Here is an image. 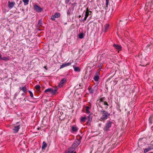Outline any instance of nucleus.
Listing matches in <instances>:
<instances>
[{
    "label": "nucleus",
    "instance_id": "nucleus-1",
    "mask_svg": "<svg viewBox=\"0 0 153 153\" xmlns=\"http://www.w3.org/2000/svg\"><path fill=\"white\" fill-rule=\"evenodd\" d=\"M81 142L80 140L77 139L74 142L71 146L69 148L67 152L68 153H74L75 149L79 145ZM74 153H76L75 152Z\"/></svg>",
    "mask_w": 153,
    "mask_h": 153
},
{
    "label": "nucleus",
    "instance_id": "nucleus-2",
    "mask_svg": "<svg viewBox=\"0 0 153 153\" xmlns=\"http://www.w3.org/2000/svg\"><path fill=\"white\" fill-rule=\"evenodd\" d=\"M101 114H102L101 117V119L103 120H105L109 117L110 114L108 113L106 111L103 109L101 111Z\"/></svg>",
    "mask_w": 153,
    "mask_h": 153
},
{
    "label": "nucleus",
    "instance_id": "nucleus-3",
    "mask_svg": "<svg viewBox=\"0 0 153 153\" xmlns=\"http://www.w3.org/2000/svg\"><path fill=\"white\" fill-rule=\"evenodd\" d=\"M112 123L111 121H108L104 128V131H108L109 128L111 127Z\"/></svg>",
    "mask_w": 153,
    "mask_h": 153
},
{
    "label": "nucleus",
    "instance_id": "nucleus-4",
    "mask_svg": "<svg viewBox=\"0 0 153 153\" xmlns=\"http://www.w3.org/2000/svg\"><path fill=\"white\" fill-rule=\"evenodd\" d=\"M33 9L34 10L39 13L43 11V9L42 8L36 4L34 5Z\"/></svg>",
    "mask_w": 153,
    "mask_h": 153
},
{
    "label": "nucleus",
    "instance_id": "nucleus-5",
    "mask_svg": "<svg viewBox=\"0 0 153 153\" xmlns=\"http://www.w3.org/2000/svg\"><path fill=\"white\" fill-rule=\"evenodd\" d=\"M67 80L66 78L62 79L59 84V87L60 88L62 87L65 84Z\"/></svg>",
    "mask_w": 153,
    "mask_h": 153
},
{
    "label": "nucleus",
    "instance_id": "nucleus-6",
    "mask_svg": "<svg viewBox=\"0 0 153 153\" xmlns=\"http://www.w3.org/2000/svg\"><path fill=\"white\" fill-rule=\"evenodd\" d=\"M8 7L10 9L12 8L16 4L14 2L10 1H8Z\"/></svg>",
    "mask_w": 153,
    "mask_h": 153
},
{
    "label": "nucleus",
    "instance_id": "nucleus-7",
    "mask_svg": "<svg viewBox=\"0 0 153 153\" xmlns=\"http://www.w3.org/2000/svg\"><path fill=\"white\" fill-rule=\"evenodd\" d=\"M20 128V126L19 125L15 126L14 128L13 129V132L16 133H17Z\"/></svg>",
    "mask_w": 153,
    "mask_h": 153
},
{
    "label": "nucleus",
    "instance_id": "nucleus-8",
    "mask_svg": "<svg viewBox=\"0 0 153 153\" xmlns=\"http://www.w3.org/2000/svg\"><path fill=\"white\" fill-rule=\"evenodd\" d=\"M71 62H68V63H65L64 64H62L60 66V68H62L64 67L68 66L70 65L71 64Z\"/></svg>",
    "mask_w": 153,
    "mask_h": 153
},
{
    "label": "nucleus",
    "instance_id": "nucleus-9",
    "mask_svg": "<svg viewBox=\"0 0 153 153\" xmlns=\"http://www.w3.org/2000/svg\"><path fill=\"white\" fill-rule=\"evenodd\" d=\"M113 46L119 51H120L121 50V47L120 45L114 44L113 45Z\"/></svg>",
    "mask_w": 153,
    "mask_h": 153
},
{
    "label": "nucleus",
    "instance_id": "nucleus-10",
    "mask_svg": "<svg viewBox=\"0 0 153 153\" xmlns=\"http://www.w3.org/2000/svg\"><path fill=\"white\" fill-rule=\"evenodd\" d=\"M20 89L22 90L25 93L27 92V89L25 86L23 87H20Z\"/></svg>",
    "mask_w": 153,
    "mask_h": 153
},
{
    "label": "nucleus",
    "instance_id": "nucleus-11",
    "mask_svg": "<svg viewBox=\"0 0 153 153\" xmlns=\"http://www.w3.org/2000/svg\"><path fill=\"white\" fill-rule=\"evenodd\" d=\"M78 128L76 126H73L72 127V130L73 132H76L78 131Z\"/></svg>",
    "mask_w": 153,
    "mask_h": 153
},
{
    "label": "nucleus",
    "instance_id": "nucleus-12",
    "mask_svg": "<svg viewBox=\"0 0 153 153\" xmlns=\"http://www.w3.org/2000/svg\"><path fill=\"white\" fill-rule=\"evenodd\" d=\"M47 144L44 141L42 143V149H45V148L47 146Z\"/></svg>",
    "mask_w": 153,
    "mask_h": 153
},
{
    "label": "nucleus",
    "instance_id": "nucleus-13",
    "mask_svg": "<svg viewBox=\"0 0 153 153\" xmlns=\"http://www.w3.org/2000/svg\"><path fill=\"white\" fill-rule=\"evenodd\" d=\"M73 67L75 71L76 72H79L80 71V69L79 68V67H75L74 66H73Z\"/></svg>",
    "mask_w": 153,
    "mask_h": 153
},
{
    "label": "nucleus",
    "instance_id": "nucleus-14",
    "mask_svg": "<svg viewBox=\"0 0 153 153\" xmlns=\"http://www.w3.org/2000/svg\"><path fill=\"white\" fill-rule=\"evenodd\" d=\"M149 122L151 124L153 123V115L150 116L149 118Z\"/></svg>",
    "mask_w": 153,
    "mask_h": 153
},
{
    "label": "nucleus",
    "instance_id": "nucleus-15",
    "mask_svg": "<svg viewBox=\"0 0 153 153\" xmlns=\"http://www.w3.org/2000/svg\"><path fill=\"white\" fill-rule=\"evenodd\" d=\"M109 27V25L108 24H106L104 26V28H105V32H106L107 31V30L108 29V28Z\"/></svg>",
    "mask_w": 153,
    "mask_h": 153
},
{
    "label": "nucleus",
    "instance_id": "nucleus-16",
    "mask_svg": "<svg viewBox=\"0 0 153 153\" xmlns=\"http://www.w3.org/2000/svg\"><path fill=\"white\" fill-rule=\"evenodd\" d=\"M152 149L150 146H149V147L147 148V149H144V153H146L147 152L149 151L150 150Z\"/></svg>",
    "mask_w": 153,
    "mask_h": 153
},
{
    "label": "nucleus",
    "instance_id": "nucleus-17",
    "mask_svg": "<svg viewBox=\"0 0 153 153\" xmlns=\"http://www.w3.org/2000/svg\"><path fill=\"white\" fill-rule=\"evenodd\" d=\"M54 15L56 18L60 17L61 16L60 14L59 13H56Z\"/></svg>",
    "mask_w": 153,
    "mask_h": 153
},
{
    "label": "nucleus",
    "instance_id": "nucleus-18",
    "mask_svg": "<svg viewBox=\"0 0 153 153\" xmlns=\"http://www.w3.org/2000/svg\"><path fill=\"white\" fill-rule=\"evenodd\" d=\"M99 79V76L98 75H96L94 76V79L95 81H98Z\"/></svg>",
    "mask_w": 153,
    "mask_h": 153
},
{
    "label": "nucleus",
    "instance_id": "nucleus-19",
    "mask_svg": "<svg viewBox=\"0 0 153 153\" xmlns=\"http://www.w3.org/2000/svg\"><path fill=\"white\" fill-rule=\"evenodd\" d=\"M89 91L91 94H93L94 92V91L93 88L91 87H90L88 88Z\"/></svg>",
    "mask_w": 153,
    "mask_h": 153
},
{
    "label": "nucleus",
    "instance_id": "nucleus-20",
    "mask_svg": "<svg viewBox=\"0 0 153 153\" xmlns=\"http://www.w3.org/2000/svg\"><path fill=\"white\" fill-rule=\"evenodd\" d=\"M9 58L8 57H3L1 58V60H3L5 61L8 60H9Z\"/></svg>",
    "mask_w": 153,
    "mask_h": 153
},
{
    "label": "nucleus",
    "instance_id": "nucleus-21",
    "mask_svg": "<svg viewBox=\"0 0 153 153\" xmlns=\"http://www.w3.org/2000/svg\"><path fill=\"white\" fill-rule=\"evenodd\" d=\"M22 1L25 5H26L28 4L29 0H22Z\"/></svg>",
    "mask_w": 153,
    "mask_h": 153
},
{
    "label": "nucleus",
    "instance_id": "nucleus-22",
    "mask_svg": "<svg viewBox=\"0 0 153 153\" xmlns=\"http://www.w3.org/2000/svg\"><path fill=\"white\" fill-rule=\"evenodd\" d=\"M105 98L104 97L100 98L99 99V102L100 103L101 102L103 103L104 102V100H105Z\"/></svg>",
    "mask_w": 153,
    "mask_h": 153
},
{
    "label": "nucleus",
    "instance_id": "nucleus-23",
    "mask_svg": "<svg viewBox=\"0 0 153 153\" xmlns=\"http://www.w3.org/2000/svg\"><path fill=\"white\" fill-rule=\"evenodd\" d=\"M84 37V34L83 33H80L79 35V37L80 39H82Z\"/></svg>",
    "mask_w": 153,
    "mask_h": 153
},
{
    "label": "nucleus",
    "instance_id": "nucleus-24",
    "mask_svg": "<svg viewBox=\"0 0 153 153\" xmlns=\"http://www.w3.org/2000/svg\"><path fill=\"white\" fill-rule=\"evenodd\" d=\"M86 112L87 113L89 114L90 113V111H89V109L90 108L88 106H86Z\"/></svg>",
    "mask_w": 153,
    "mask_h": 153
},
{
    "label": "nucleus",
    "instance_id": "nucleus-25",
    "mask_svg": "<svg viewBox=\"0 0 153 153\" xmlns=\"http://www.w3.org/2000/svg\"><path fill=\"white\" fill-rule=\"evenodd\" d=\"M51 88H49L46 89L45 91V92L47 93V92H50L51 93Z\"/></svg>",
    "mask_w": 153,
    "mask_h": 153
},
{
    "label": "nucleus",
    "instance_id": "nucleus-26",
    "mask_svg": "<svg viewBox=\"0 0 153 153\" xmlns=\"http://www.w3.org/2000/svg\"><path fill=\"white\" fill-rule=\"evenodd\" d=\"M35 88L37 90L39 91L40 89V86L39 85H36L35 86Z\"/></svg>",
    "mask_w": 153,
    "mask_h": 153
},
{
    "label": "nucleus",
    "instance_id": "nucleus-27",
    "mask_svg": "<svg viewBox=\"0 0 153 153\" xmlns=\"http://www.w3.org/2000/svg\"><path fill=\"white\" fill-rule=\"evenodd\" d=\"M103 104L107 106L105 107V108H107V106H108V103L107 102L105 101L103 103Z\"/></svg>",
    "mask_w": 153,
    "mask_h": 153
},
{
    "label": "nucleus",
    "instance_id": "nucleus-28",
    "mask_svg": "<svg viewBox=\"0 0 153 153\" xmlns=\"http://www.w3.org/2000/svg\"><path fill=\"white\" fill-rule=\"evenodd\" d=\"M86 117H82L81 119V121H82V122H85L86 121Z\"/></svg>",
    "mask_w": 153,
    "mask_h": 153
},
{
    "label": "nucleus",
    "instance_id": "nucleus-29",
    "mask_svg": "<svg viewBox=\"0 0 153 153\" xmlns=\"http://www.w3.org/2000/svg\"><path fill=\"white\" fill-rule=\"evenodd\" d=\"M28 92L29 93V94H30V97L32 98L33 97V94L32 92L30 91H29Z\"/></svg>",
    "mask_w": 153,
    "mask_h": 153
},
{
    "label": "nucleus",
    "instance_id": "nucleus-30",
    "mask_svg": "<svg viewBox=\"0 0 153 153\" xmlns=\"http://www.w3.org/2000/svg\"><path fill=\"white\" fill-rule=\"evenodd\" d=\"M56 18L55 16H54V15H53L51 16V19L52 20L54 21L55 20Z\"/></svg>",
    "mask_w": 153,
    "mask_h": 153
},
{
    "label": "nucleus",
    "instance_id": "nucleus-31",
    "mask_svg": "<svg viewBox=\"0 0 153 153\" xmlns=\"http://www.w3.org/2000/svg\"><path fill=\"white\" fill-rule=\"evenodd\" d=\"M87 18V17L85 16V17H84V19H83L81 20V22H84L86 20Z\"/></svg>",
    "mask_w": 153,
    "mask_h": 153
},
{
    "label": "nucleus",
    "instance_id": "nucleus-32",
    "mask_svg": "<svg viewBox=\"0 0 153 153\" xmlns=\"http://www.w3.org/2000/svg\"><path fill=\"white\" fill-rule=\"evenodd\" d=\"M88 121H91L92 119V117H91L90 114H89L88 116Z\"/></svg>",
    "mask_w": 153,
    "mask_h": 153
},
{
    "label": "nucleus",
    "instance_id": "nucleus-33",
    "mask_svg": "<svg viewBox=\"0 0 153 153\" xmlns=\"http://www.w3.org/2000/svg\"><path fill=\"white\" fill-rule=\"evenodd\" d=\"M72 13L71 12V9H69L68 11L67 14H68L70 15Z\"/></svg>",
    "mask_w": 153,
    "mask_h": 153
},
{
    "label": "nucleus",
    "instance_id": "nucleus-34",
    "mask_svg": "<svg viewBox=\"0 0 153 153\" xmlns=\"http://www.w3.org/2000/svg\"><path fill=\"white\" fill-rule=\"evenodd\" d=\"M153 142V141H152L151 142V144H150V146H149L152 149H153V144L152 143Z\"/></svg>",
    "mask_w": 153,
    "mask_h": 153
},
{
    "label": "nucleus",
    "instance_id": "nucleus-35",
    "mask_svg": "<svg viewBox=\"0 0 153 153\" xmlns=\"http://www.w3.org/2000/svg\"><path fill=\"white\" fill-rule=\"evenodd\" d=\"M89 15H90L89 12H88V11L86 12L85 14V16L87 17H88Z\"/></svg>",
    "mask_w": 153,
    "mask_h": 153
},
{
    "label": "nucleus",
    "instance_id": "nucleus-36",
    "mask_svg": "<svg viewBox=\"0 0 153 153\" xmlns=\"http://www.w3.org/2000/svg\"><path fill=\"white\" fill-rule=\"evenodd\" d=\"M56 92L54 91V90H53V89L51 88V93L52 94H54L56 93Z\"/></svg>",
    "mask_w": 153,
    "mask_h": 153
},
{
    "label": "nucleus",
    "instance_id": "nucleus-37",
    "mask_svg": "<svg viewBox=\"0 0 153 153\" xmlns=\"http://www.w3.org/2000/svg\"><path fill=\"white\" fill-rule=\"evenodd\" d=\"M142 139H139V141L138 142V145L139 146H140V143H141V141L142 140Z\"/></svg>",
    "mask_w": 153,
    "mask_h": 153
},
{
    "label": "nucleus",
    "instance_id": "nucleus-38",
    "mask_svg": "<svg viewBox=\"0 0 153 153\" xmlns=\"http://www.w3.org/2000/svg\"><path fill=\"white\" fill-rule=\"evenodd\" d=\"M70 0H66L65 3L66 4H68L69 3V2L70 1Z\"/></svg>",
    "mask_w": 153,
    "mask_h": 153
},
{
    "label": "nucleus",
    "instance_id": "nucleus-39",
    "mask_svg": "<svg viewBox=\"0 0 153 153\" xmlns=\"http://www.w3.org/2000/svg\"><path fill=\"white\" fill-rule=\"evenodd\" d=\"M42 23L41 21H39L38 22V25H41L42 24Z\"/></svg>",
    "mask_w": 153,
    "mask_h": 153
},
{
    "label": "nucleus",
    "instance_id": "nucleus-40",
    "mask_svg": "<svg viewBox=\"0 0 153 153\" xmlns=\"http://www.w3.org/2000/svg\"><path fill=\"white\" fill-rule=\"evenodd\" d=\"M53 90H54V91H55V92H56L57 90V88H55Z\"/></svg>",
    "mask_w": 153,
    "mask_h": 153
},
{
    "label": "nucleus",
    "instance_id": "nucleus-41",
    "mask_svg": "<svg viewBox=\"0 0 153 153\" xmlns=\"http://www.w3.org/2000/svg\"><path fill=\"white\" fill-rule=\"evenodd\" d=\"M89 9L88 8V7L87 9H86V12H89Z\"/></svg>",
    "mask_w": 153,
    "mask_h": 153
},
{
    "label": "nucleus",
    "instance_id": "nucleus-42",
    "mask_svg": "<svg viewBox=\"0 0 153 153\" xmlns=\"http://www.w3.org/2000/svg\"><path fill=\"white\" fill-rule=\"evenodd\" d=\"M108 3L109 2H106V5L107 6L108 4ZM108 6H107V7Z\"/></svg>",
    "mask_w": 153,
    "mask_h": 153
},
{
    "label": "nucleus",
    "instance_id": "nucleus-43",
    "mask_svg": "<svg viewBox=\"0 0 153 153\" xmlns=\"http://www.w3.org/2000/svg\"><path fill=\"white\" fill-rule=\"evenodd\" d=\"M1 53H0V59L1 60Z\"/></svg>",
    "mask_w": 153,
    "mask_h": 153
},
{
    "label": "nucleus",
    "instance_id": "nucleus-44",
    "mask_svg": "<svg viewBox=\"0 0 153 153\" xmlns=\"http://www.w3.org/2000/svg\"><path fill=\"white\" fill-rule=\"evenodd\" d=\"M90 13L89 14H90V15H91L92 13V12L91 11H89V13Z\"/></svg>",
    "mask_w": 153,
    "mask_h": 153
},
{
    "label": "nucleus",
    "instance_id": "nucleus-45",
    "mask_svg": "<svg viewBox=\"0 0 153 153\" xmlns=\"http://www.w3.org/2000/svg\"><path fill=\"white\" fill-rule=\"evenodd\" d=\"M76 3H73V5H76Z\"/></svg>",
    "mask_w": 153,
    "mask_h": 153
},
{
    "label": "nucleus",
    "instance_id": "nucleus-46",
    "mask_svg": "<svg viewBox=\"0 0 153 153\" xmlns=\"http://www.w3.org/2000/svg\"><path fill=\"white\" fill-rule=\"evenodd\" d=\"M106 2H109V0H106Z\"/></svg>",
    "mask_w": 153,
    "mask_h": 153
},
{
    "label": "nucleus",
    "instance_id": "nucleus-47",
    "mask_svg": "<svg viewBox=\"0 0 153 153\" xmlns=\"http://www.w3.org/2000/svg\"><path fill=\"white\" fill-rule=\"evenodd\" d=\"M81 17V15H79V18H80Z\"/></svg>",
    "mask_w": 153,
    "mask_h": 153
},
{
    "label": "nucleus",
    "instance_id": "nucleus-48",
    "mask_svg": "<svg viewBox=\"0 0 153 153\" xmlns=\"http://www.w3.org/2000/svg\"><path fill=\"white\" fill-rule=\"evenodd\" d=\"M101 125V124H99V126H100Z\"/></svg>",
    "mask_w": 153,
    "mask_h": 153
},
{
    "label": "nucleus",
    "instance_id": "nucleus-49",
    "mask_svg": "<svg viewBox=\"0 0 153 153\" xmlns=\"http://www.w3.org/2000/svg\"><path fill=\"white\" fill-rule=\"evenodd\" d=\"M24 100V101H26V100H25V99Z\"/></svg>",
    "mask_w": 153,
    "mask_h": 153
},
{
    "label": "nucleus",
    "instance_id": "nucleus-50",
    "mask_svg": "<svg viewBox=\"0 0 153 153\" xmlns=\"http://www.w3.org/2000/svg\"><path fill=\"white\" fill-rule=\"evenodd\" d=\"M18 123H19V122H17V123H16L17 124Z\"/></svg>",
    "mask_w": 153,
    "mask_h": 153
},
{
    "label": "nucleus",
    "instance_id": "nucleus-51",
    "mask_svg": "<svg viewBox=\"0 0 153 153\" xmlns=\"http://www.w3.org/2000/svg\"><path fill=\"white\" fill-rule=\"evenodd\" d=\"M152 88H153V86H152Z\"/></svg>",
    "mask_w": 153,
    "mask_h": 153
}]
</instances>
